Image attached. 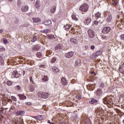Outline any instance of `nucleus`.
Instances as JSON below:
<instances>
[{"label":"nucleus","mask_w":124,"mask_h":124,"mask_svg":"<svg viewBox=\"0 0 124 124\" xmlns=\"http://www.w3.org/2000/svg\"><path fill=\"white\" fill-rule=\"evenodd\" d=\"M37 95L39 97H41V98H48L49 97V95L50 94L45 93V92H39L37 93Z\"/></svg>","instance_id":"1"},{"label":"nucleus","mask_w":124,"mask_h":124,"mask_svg":"<svg viewBox=\"0 0 124 124\" xmlns=\"http://www.w3.org/2000/svg\"><path fill=\"white\" fill-rule=\"evenodd\" d=\"M89 9V5L87 3H84L79 8V10L81 12H87Z\"/></svg>","instance_id":"2"},{"label":"nucleus","mask_w":124,"mask_h":124,"mask_svg":"<svg viewBox=\"0 0 124 124\" xmlns=\"http://www.w3.org/2000/svg\"><path fill=\"white\" fill-rule=\"evenodd\" d=\"M112 99L111 97L108 96L106 97L103 99V102L105 104H108V105H110V103H111V101Z\"/></svg>","instance_id":"3"},{"label":"nucleus","mask_w":124,"mask_h":124,"mask_svg":"<svg viewBox=\"0 0 124 124\" xmlns=\"http://www.w3.org/2000/svg\"><path fill=\"white\" fill-rule=\"evenodd\" d=\"M88 34L90 38H93L95 36V33L92 29H89L88 30Z\"/></svg>","instance_id":"4"},{"label":"nucleus","mask_w":124,"mask_h":124,"mask_svg":"<svg viewBox=\"0 0 124 124\" xmlns=\"http://www.w3.org/2000/svg\"><path fill=\"white\" fill-rule=\"evenodd\" d=\"M105 19L107 23H111L112 22V15H105Z\"/></svg>","instance_id":"5"},{"label":"nucleus","mask_w":124,"mask_h":124,"mask_svg":"<svg viewBox=\"0 0 124 124\" xmlns=\"http://www.w3.org/2000/svg\"><path fill=\"white\" fill-rule=\"evenodd\" d=\"M110 31H111V28L110 27H106L103 28L102 31L104 34H107V33H108Z\"/></svg>","instance_id":"6"},{"label":"nucleus","mask_w":124,"mask_h":124,"mask_svg":"<svg viewBox=\"0 0 124 124\" xmlns=\"http://www.w3.org/2000/svg\"><path fill=\"white\" fill-rule=\"evenodd\" d=\"M74 55V54L73 52H70L66 53L65 57L66 58V59H70L73 57Z\"/></svg>","instance_id":"7"},{"label":"nucleus","mask_w":124,"mask_h":124,"mask_svg":"<svg viewBox=\"0 0 124 124\" xmlns=\"http://www.w3.org/2000/svg\"><path fill=\"white\" fill-rule=\"evenodd\" d=\"M13 75L15 78H19L21 76V74L17 73V70H15L13 72Z\"/></svg>","instance_id":"8"},{"label":"nucleus","mask_w":124,"mask_h":124,"mask_svg":"<svg viewBox=\"0 0 124 124\" xmlns=\"http://www.w3.org/2000/svg\"><path fill=\"white\" fill-rule=\"evenodd\" d=\"M61 82L63 86H66V85H67V80L64 77H62L61 78Z\"/></svg>","instance_id":"9"},{"label":"nucleus","mask_w":124,"mask_h":124,"mask_svg":"<svg viewBox=\"0 0 124 124\" xmlns=\"http://www.w3.org/2000/svg\"><path fill=\"white\" fill-rule=\"evenodd\" d=\"M119 71L122 74H124V63L121 64L119 67Z\"/></svg>","instance_id":"10"},{"label":"nucleus","mask_w":124,"mask_h":124,"mask_svg":"<svg viewBox=\"0 0 124 124\" xmlns=\"http://www.w3.org/2000/svg\"><path fill=\"white\" fill-rule=\"evenodd\" d=\"M16 114V116H24L25 115V111L24 110H19L17 111Z\"/></svg>","instance_id":"11"},{"label":"nucleus","mask_w":124,"mask_h":124,"mask_svg":"<svg viewBox=\"0 0 124 124\" xmlns=\"http://www.w3.org/2000/svg\"><path fill=\"white\" fill-rule=\"evenodd\" d=\"M101 54H102V51H101V50L97 51L95 53L93 54V56L95 58H97V57L100 56V55H101Z\"/></svg>","instance_id":"12"},{"label":"nucleus","mask_w":124,"mask_h":124,"mask_svg":"<svg viewBox=\"0 0 124 124\" xmlns=\"http://www.w3.org/2000/svg\"><path fill=\"white\" fill-rule=\"evenodd\" d=\"M82 119H84V122L85 124H90L91 123V120H90V119L88 118L87 116H82Z\"/></svg>","instance_id":"13"},{"label":"nucleus","mask_w":124,"mask_h":124,"mask_svg":"<svg viewBox=\"0 0 124 124\" xmlns=\"http://www.w3.org/2000/svg\"><path fill=\"white\" fill-rule=\"evenodd\" d=\"M18 96L19 97V99L20 100H25V99H27V96H26L24 94H17Z\"/></svg>","instance_id":"14"},{"label":"nucleus","mask_w":124,"mask_h":124,"mask_svg":"<svg viewBox=\"0 0 124 124\" xmlns=\"http://www.w3.org/2000/svg\"><path fill=\"white\" fill-rule=\"evenodd\" d=\"M21 10L22 12H27L29 10V6L25 5L22 7Z\"/></svg>","instance_id":"15"},{"label":"nucleus","mask_w":124,"mask_h":124,"mask_svg":"<svg viewBox=\"0 0 124 124\" xmlns=\"http://www.w3.org/2000/svg\"><path fill=\"white\" fill-rule=\"evenodd\" d=\"M40 0H36L35 3V8H37V9H38V8H39V7H40Z\"/></svg>","instance_id":"16"},{"label":"nucleus","mask_w":124,"mask_h":124,"mask_svg":"<svg viewBox=\"0 0 124 124\" xmlns=\"http://www.w3.org/2000/svg\"><path fill=\"white\" fill-rule=\"evenodd\" d=\"M91 22H92V18H91V17H87L85 19L84 23L86 25H90V23H91Z\"/></svg>","instance_id":"17"},{"label":"nucleus","mask_w":124,"mask_h":124,"mask_svg":"<svg viewBox=\"0 0 124 124\" xmlns=\"http://www.w3.org/2000/svg\"><path fill=\"white\" fill-rule=\"evenodd\" d=\"M44 24L45 26H51L52 25V21L51 20H46L44 21Z\"/></svg>","instance_id":"18"},{"label":"nucleus","mask_w":124,"mask_h":124,"mask_svg":"<svg viewBox=\"0 0 124 124\" xmlns=\"http://www.w3.org/2000/svg\"><path fill=\"white\" fill-rule=\"evenodd\" d=\"M97 102H98L97 100L94 99L93 98H91V101H89V103L90 104H95L97 103Z\"/></svg>","instance_id":"19"},{"label":"nucleus","mask_w":124,"mask_h":124,"mask_svg":"<svg viewBox=\"0 0 124 124\" xmlns=\"http://www.w3.org/2000/svg\"><path fill=\"white\" fill-rule=\"evenodd\" d=\"M32 118L35 119L36 120H38V121H41L43 119V116L42 115H38L37 116H33Z\"/></svg>","instance_id":"20"},{"label":"nucleus","mask_w":124,"mask_h":124,"mask_svg":"<svg viewBox=\"0 0 124 124\" xmlns=\"http://www.w3.org/2000/svg\"><path fill=\"white\" fill-rule=\"evenodd\" d=\"M70 42L73 44H78V41L76 39L71 38L70 39Z\"/></svg>","instance_id":"21"},{"label":"nucleus","mask_w":124,"mask_h":124,"mask_svg":"<svg viewBox=\"0 0 124 124\" xmlns=\"http://www.w3.org/2000/svg\"><path fill=\"white\" fill-rule=\"evenodd\" d=\"M75 64L76 66H81V60L79 59H77L75 62Z\"/></svg>","instance_id":"22"},{"label":"nucleus","mask_w":124,"mask_h":124,"mask_svg":"<svg viewBox=\"0 0 124 124\" xmlns=\"http://www.w3.org/2000/svg\"><path fill=\"white\" fill-rule=\"evenodd\" d=\"M42 80L43 82H47V81L49 80V78H48V76H44Z\"/></svg>","instance_id":"23"},{"label":"nucleus","mask_w":124,"mask_h":124,"mask_svg":"<svg viewBox=\"0 0 124 124\" xmlns=\"http://www.w3.org/2000/svg\"><path fill=\"white\" fill-rule=\"evenodd\" d=\"M56 8H57V7L53 6V7L50 9L51 13H55V12H56Z\"/></svg>","instance_id":"24"},{"label":"nucleus","mask_w":124,"mask_h":124,"mask_svg":"<svg viewBox=\"0 0 124 124\" xmlns=\"http://www.w3.org/2000/svg\"><path fill=\"white\" fill-rule=\"evenodd\" d=\"M95 16L96 17V19H99V18H101V13L100 12H98L97 13L95 14Z\"/></svg>","instance_id":"25"},{"label":"nucleus","mask_w":124,"mask_h":124,"mask_svg":"<svg viewBox=\"0 0 124 124\" xmlns=\"http://www.w3.org/2000/svg\"><path fill=\"white\" fill-rule=\"evenodd\" d=\"M34 23H39L41 22V19L39 18H33Z\"/></svg>","instance_id":"26"},{"label":"nucleus","mask_w":124,"mask_h":124,"mask_svg":"<svg viewBox=\"0 0 124 124\" xmlns=\"http://www.w3.org/2000/svg\"><path fill=\"white\" fill-rule=\"evenodd\" d=\"M62 48V45H58L55 46V50H61Z\"/></svg>","instance_id":"27"},{"label":"nucleus","mask_w":124,"mask_h":124,"mask_svg":"<svg viewBox=\"0 0 124 124\" xmlns=\"http://www.w3.org/2000/svg\"><path fill=\"white\" fill-rule=\"evenodd\" d=\"M52 70L54 72H59V69L56 66H53L52 68Z\"/></svg>","instance_id":"28"},{"label":"nucleus","mask_w":124,"mask_h":124,"mask_svg":"<svg viewBox=\"0 0 124 124\" xmlns=\"http://www.w3.org/2000/svg\"><path fill=\"white\" fill-rule=\"evenodd\" d=\"M65 28V31H68L70 28H71V26L66 24L65 26H64Z\"/></svg>","instance_id":"29"},{"label":"nucleus","mask_w":124,"mask_h":124,"mask_svg":"<svg viewBox=\"0 0 124 124\" xmlns=\"http://www.w3.org/2000/svg\"><path fill=\"white\" fill-rule=\"evenodd\" d=\"M72 18L74 21H78V19L76 17V15H72Z\"/></svg>","instance_id":"30"},{"label":"nucleus","mask_w":124,"mask_h":124,"mask_svg":"<svg viewBox=\"0 0 124 124\" xmlns=\"http://www.w3.org/2000/svg\"><path fill=\"white\" fill-rule=\"evenodd\" d=\"M39 49H40V47H39V46L36 45L34 46L33 50L34 51V50H39Z\"/></svg>","instance_id":"31"},{"label":"nucleus","mask_w":124,"mask_h":124,"mask_svg":"<svg viewBox=\"0 0 124 124\" xmlns=\"http://www.w3.org/2000/svg\"><path fill=\"white\" fill-rule=\"evenodd\" d=\"M44 33H48L49 32H51V30L50 29H46L43 31V32Z\"/></svg>","instance_id":"32"},{"label":"nucleus","mask_w":124,"mask_h":124,"mask_svg":"<svg viewBox=\"0 0 124 124\" xmlns=\"http://www.w3.org/2000/svg\"><path fill=\"white\" fill-rule=\"evenodd\" d=\"M37 58H42V54L41 53V52H38L37 53Z\"/></svg>","instance_id":"33"},{"label":"nucleus","mask_w":124,"mask_h":124,"mask_svg":"<svg viewBox=\"0 0 124 124\" xmlns=\"http://www.w3.org/2000/svg\"><path fill=\"white\" fill-rule=\"evenodd\" d=\"M12 83H13L12 81H11L10 80L7 81V83H6V84H7V85L8 86H12Z\"/></svg>","instance_id":"34"},{"label":"nucleus","mask_w":124,"mask_h":124,"mask_svg":"<svg viewBox=\"0 0 124 124\" xmlns=\"http://www.w3.org/2000/svg\"><path fill=\"white\" fill-rule=\"evenodd\" d=\"M11 98L12 99V100L13 101H17V98H16V97L14 96H12L11 97Z\"/></svg>","instance_id":"35"},{"label":"nucleus","mask_w":124,"mask_h":124,"mask_svg":"<svg viewBox=\"0 0 124 124\" xmlns=\"http://www.w3.org/2000/svg\"><path fill=\"white\" fill-rule=\"evenodd\" d=\"M111 3H112V4H117L118 3V1H117V0H111Z\"/></svg>","instance_id":"36"},{"label":"nucleus","mask_w":124,"mask_h":124,"mask_svg":"<svg viewBox=\"0 0 124 124\" xmlns=\"http://www.w3.org/2000/svg\"><path fill=\"white\" fill-rule=\"evenodd\" d=\"M35 90V89H34L33 86H31V87H30V92H31V93H33V92H34Z\"/></svg>","instance_id":"37"},{"label":"nucleus","mask_w":124,"mask_h":124,"mask_svg":"<svg viewBox=\"0 0 124 124\" xmlns=\"http://www.w3.org/2000/svg\"><path fill=\"white\" fill-rule=\"evenodd\" d=\"M57 60V59H56V58L54 57L52 59L51 61V62H52V63L55 62H56V61Z\"/></svg>","instance_id":"38"},{"label":"nucleus","mask_w":124,"mask_h":124,"mask_svg":"<svg viewBox=\"0 0 124 124\" xmlns=\"http://www.w3.org/2000/svg\"><path fill=\"white\" fill-rule=\"evenodd\" d=\"M77 99L80 100V99H81V98H82V96L80 94L77 95Z\"/></svg>","instance_id":"39"},{"label":"nucleus","mask_w":124,"mask_h":124,"mask_svg":"<svg viewBox=\"0 0 124 124\" xmlns=\"http://www.w3.org/2000/svg\"><path fill=\"white\" fill-rule=\"evenodd\" d=\"M25 105H26V106H28V105H31V102H25Z\"/></svg>","instance_id":"40"},{"label":"nucleus","mask_w":124,"mask_h":124,"mask_svg":"<svg viewBox=\"0 0 124 124\" xmlns=\"http://www.w3.org/2000/svg\"><path fill=\"white\" fill-rule=\"evenodd\" d=\"M21 124V122H20V121H19V120H16L15 122V124Z\"/></svg>","instance_id":"41"},{"label":"nucleus","mask_w":124,"mask_h":124,"mask_svg":"<svg viewBox=\"0 0 124 124\" xmlns=\"http://www.w3.org/2000/svg\"><path fill=\"white\" fill-rule=\"evenodd\" d=\"M35 41H36V36H33L32 42H35Z\"/></svg>","instance_id":"42"},{"label":"nucleus","mask_w":124,"mask_h":124,"mask_svg":"<svg viewBox=\"0 0 124 124\" xmlns=\"http://www.w3.org/2000/svg\"><path fill=\"white\" fill-rule=\"evenodd\" d=\"M104 87H105V85H104V83H101L100 85V88H104Z\"/></svg>","instance_id":"43"},{"label":"nucleus","mask_w":124,"mask_h":124,"mask_svg":"<svg viewBox=\"0 0 124 124\" xmlns=\"http://www.w3.org/2000/svg\"><path fill=\"white\" fill-rule=\"evenodd\" d=\"M39 67H40V68H41V69H42V68H44L45 67V65H44V64L40 65Z\"/></svg>","instance_id":"44"},{"label":"nucleus","mask_w":124,"mask_h":124,"mask_svg":"<svg viewBox=\"0 0 124 124\" xmlns=\"http://www.w3.org/2000/svg\"><path fill=\"white\" fill-rule=\"evenodd\" d=\"M0 62H3V59L2 57L0 56Z\"/></svg>","instance_id":"45"},{"label":"nucleus","mask_w":124,"mask_h":124,"mask_svg":"<svg viewBox=\"0 0 124 124\" xmlns=\"http://www.w3.org/2000/svg\"><path fill=\"white\" fill-rule=\"evenodd\" d=\"M30 82H32V84H34L33 80H32V77H30Z\"/></svg>","instance_id":"46"},{"label":"nucleus","mask_w":124,"mask_h":124,"mask_svg":"<svg viewBox=\"0 0 124 124\" xmlns=\"http://www.w3.org/2000/svg\"><path fill=\"white\" fill-rule=\"evenodd\" d=\"M121 40L124 41V34L121 35Z\"/></svg>","instance_id":"47"},{"label":"nucleus","mask_w":124,"mask_h":124,"mask_svg":"<svg viewBox=\"0 0 124 124\" xmlns=\"http://www.w3.org/2000/svg\"><path fill=\"white\" fill-rule=\"evenodd\" d=\"M94 24L96 26L97 25H98V21L95 20L94 21Z\"/></svg>","instance_id":"48"},{"label":"nucleus","mask_w":124,"mask_h":124,"mask_svg":"<svg viewBox=\"0 0 124 124\" xmlns=\"http://www.w3.org/2000/svg\"><path fill=\"white\" fill-rule=\"evenodd\" d=\"M17 5L19 6L21 5V0H19L17 1Z\"/></svg>","instance_id":"49"},{"label":"nucleus","mask_w":124,"mask_h":124,"mask_svg":"<svg viewBox=\"0 0 124 124\" xmlns=\"http://www.w3.org/2000/svg\"><path fill=\"white\" fill-rule=\"evenodd\" d=\"M90 48H91V50H93L94 49V46H93V45L91 46Z\"/></svg>","instance_id":"50"},{"label":"nucleus","mask_w":124,"mask_h":124,"mask_svg":"<svg viewBox=\"0 0 124 124\" xmlns=\"http://www.w3.org/2000/svg\"><path fill=\"white\" fill-rule=\"evenodd\" d=\"M16 88L17 90H21V86H20V85H17Z\"/></svg>","instance_id":"51"},{"label":"nucleus","mask_w":124,"mask_h":124,"mask_svg":"<svg viewBox=\"0 0 124 124\" xmlns=\"http://www.w3.org/2000/svg\"><path fill=\"white\" fill-rule=\"evenodd\" d=\"M3 43H4V44H6V43H7V40H3Z\"/></svg>","instance_id":"52"},{"label":"nucleus","mask_w":124,"mask_h":124,"mask_svg":"<svg viewBox=\"0 0 124 124\" xmlns=\"http://www.w3.org/2000/svg\"><path fill=\"white\" fill-rule=\"evenodd\" d=\"M48 124H54V123H53V122L51 123V122H50V120H48Z\"/></svg>","instance_id":"53"},{"label":"nucleus","mask_w":124,"mask_h":124,"mask_svg":"<svg viewBox=\"0 0 124 124\" xmlns=\"http://www.w3.org/2000/svg\"><path fill=\"white\" fill-rule=\"evenodd\" d=\"M26 74V72L25 71H23V76H24Z\"/></svg>","instance_id":"54"},{"label":"nucleus","mask_w":124,"mask_h":124,"mask_svg":"<svg viewBox=\"0 0 124 124\" xmlns=\"http://www.w3.org/2000/svg\"><path fill=\"white\" fill-rule=\"evenodd\" d=\"M0 32H1V33L3 32V31L2 30H1V29L0 30Z\"/></svg>","instance_id":"55"},{"label":"nucleus","mask_w":124,"mask_h":124,"mask_svg":"<svg viewBox=\"0 0 124 124\" xmlns=\"http://www.w3.org/2000/svg\"><path fill=\"white\" fill-rule=\"evenodd\" d=\"M61 124H66V123L65 122H62Z\"/></svg>","instance_id":"56"},{"label":"nucleus","mask_w":124,"mask_h":124,"mask_svg":"<svg viewBox=\"0 0 124 124\" xmlns=\"http://www.w3.org/2000/svg\"><path fill=\"white\" fill-rule=\"evenodd\" d=\"M9 1H13V0H8Z\"/></svg>","instance_id":"57"},{"label":"nucleus","mask_w":124,"mask_h":124,"mask_svg":"<svg viewBox=\"0 0 124 124\" xmlns=\"http://www.w3.org/2000/svg\"><path fill=\"white\" fill-rule=\"evenodd\" d=\"M85 48H86V49H88V46H85Z\"/></svg>","instance_id":"58"},{"label":"nucleus","mask_w":124,"mask_h":124,"mask_svg":"<svg viewBox=\"0 0 124 124\" xmlns=\"http://www.w3.org/2000/svg\"><path fill=\"white\" fill-rule=\"evenodd\" d=\"M0 105H1V103L0 102Z\"/></svg>","instance_id":"59"},{"label":"nucleus","mask_w":124,"mask_h":124,"mask_svg":"<svg viewBox=\"0 0 124 124\" xmlns=\"http://www.w3.org/2000/svg\"><path fill=\"white\" fill-rule=\"evenodd\" d=\"M93 74H94V75H96V74H95L94 73H93Z\"/></svg>","instance_id":"60"},{"label":"nucleus","mask_w":124,"mask_h":124,"mask_svg":"<svg viewBox=\"0 0 124 124\" xmlns=\"http://www.w3.org/2000/svg\"><path fill=\"white\" fill-rule=\"evenodd\" d=\"M22 122H24V120L23 119L21 120Z\"/></svg>","instance_id":"61"},{"label":"nucleus","mask_w":124,"mask_h":124,"mask_svg":"<svg viewBox=\"0 0 124 124\" xmlns=\"http://www.w3.org/2000/svg\"><path fill=\"white\" fill-rule=\"evenodd\" d=\"M1 121V118H0V121Z\"/></svg>","instance_id":"62"},{"label":"nucleus","mask_w":124,"mask_h":124,"mask_svg":"<svg viewBox=\"0 0 124 124\" xmlns=\"http://www.w3.org/2000/svg\"><path fill=\"white\" fill-rule=\"evenodd\" d=\"M31 0V1H33V0Z\"/></svg>","instance_id":"63"},{"label":"nucleus","mask_w":124,"mask_h":124,"mask_svg":"<svg viewBox=\"0 0 124 124\" xmlns=\"http://www.w3.org/2000/svg\"><path fill=\"white\" fill-rule=\"evenodd\" d=\"M82 14H84V13H82Z\"/></svg>","instance_id":"64"}]
</instances>
